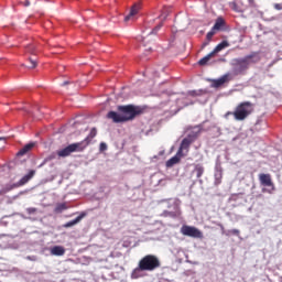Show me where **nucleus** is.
<instances>
[{
	"label": "nucleus",
	"mask_w": 282,
	"mask_h": 282,
	"mask_svg": "<svg viewBox=\"0 0 282 282\" xmlns=\"http://www.w3.org/2000/svg\"><path fill=\"white\" fill-rule=\"evenodd\" d=\"M117 111L119 112L109 111L107 115L108 119L113 120L115 123H124L143 115L144 108L134 105H126L117 107Z\"/></svg>",
	"instance_id": "f257e3e1"
},
{
	"label": "nucleus",
	"mask_w": 282,
	"mask_h": 282,
	"mask_svg": "<svg viewBox=\"0 0 282 282\" xmlns=\"http://www.w3.org/2000/svg\"><path fill=\"white\" fill-rule=\"evenodd\" d=\"M161 268V260L155 254H147L138 262V267L133 269L131 279L142 278L143 271H155Z\"/></svg>",
	"instance_id": "f03ea898"
},
{
	"label": "nucleus",
	"mask_w": 282,
	"mask_h": 282,
	"mask_svg": "<svg viewBox=\"0 0 282 282\" xmlns=\"http://www.w3.org/2000/svg\"><path fill=\"white\" fill-rule=\"evenodd\" d=\"M170 13H171V8L165 7L158 18L160 22L155 25V28L152 29V31L150 32V35L142 37L141 41L145 47V52H151L152 50L151 43H153V39H151V35L158 34V32L162 30V25H164V21H166V18L169 17Z\"/></svg>",
	"instance_id": "7ed1b4c3"
},
{
	"label": "nucleus",
	"mask_w": 282,
	"mask_h": 282,
	"mask_svg": "<svg viewBox=\"0 0 282 282\" xmlns=\"http://www.w3.org/2000/svg\"><path fill=\"white\" fill-rule=\"evenodd\" d=\"M253 111L254 104L250 101H243L236 106L234 112H228V115H232L236 121H243L248 119L249 116H252Z\"/></svg>",
	"instance_id": "20e7f679"
},
{
	"label": "nucleus",
	"mask_w": 282,
	"mask_h": 282,
	"mask_svg": "<svg viewBox=\"0 0 282 282\" xmlns=\"http://www.w3.org/2000/svg\"><path fill=\"white\" fill-rule=\"evenodd\" d=\"M90 144V140L88 138L84 139L79 143H72L62 150L57 151V156L59 158H67L73 153H80L87 149V147Z\"/></svg>",
	"instance_id": "39448f33"
},
{
	"label": "nucleus",
	"mask_w": 282,
	"mask_h": 282,
	"mask_svg": "<svg viewBox=\"0 0 282 282\" xmlns=\"http://www.w3.org/2000/svg\"><path fill=\"white\" fill-rule=\"evenodd\" d=\"M234 80V75L231 73L224 74L219 78H208L207 82L210 83L209 87L214 89H220L228 85L229 82Z\"/></svg>",
	"instance_id": "423d86ee"
},
{
	"label": "nucleus",
	"mask_w": 282,
	"mask_h": 282,
	"mask_svg": "<svg viewBox=\"0 0 282 282\" xmlns=\"http://www.w3.org/2000/svg\"><path fill=\"white\" fill-rule=\"evenodd\" d=\"M181 234L184 237H191L195 239H204V234L196 227L189 225H183L181 227Z\"/></svg>",
	"instance_id": "0eeeda50"
},
{
	"label": "nucleus",
	"mask_w": 282,
	"mask_h": 282,
	"mask_svg": "<svg viewBox=\"0 0 282 282\" xmlns=\"http://www.w3.org/2000/svg\"><path fill=\"white\" fill-rule=\"evenodd\" d=\"M259 61H261V55H259V53H251L243 58L238 59V65H240V67H248L259 63Z\"/></svg>",
	"instance_id": "6e6552de"
},
{
	"label": "nucleus",
	"mask_w": 282,
	"mask_h": 282,
	"mask_svg": "<svg viewBox=\"0 0 282 282\" xmlns=\"http://www.w3.org/2000/svg\"><path fill=\"white\" fill-rule=\"evenodd\" d=\"M196 138H198V134H188L187 138L182 140L177 154H182L184 151H188L191 144L195 142Z\"/></svg>",
	"instance_id": "1a4fd4ad"
},
{
	"label": "nucleus",
	"mask_w": 282,
	"mask_h": 282,
	"mask_svg": "<svg viewBox=\"0 0 282 282\" xmlns=\"http://www.w3.org/2000/svg\"><path fill=\"white\" fill-rule=\"evenodd\" d=\"M258 180H260V184L265 187H272V191H274V183L272 182L271 175L265 173H260L258 175Z\"/></svg>",
	"instance_id": "9d476101"
},
{
	"label": "nucleus",
	"mask_w": 282,
	"mask_h": 282,
	"mask_svg": "<svg viewBox=\"0 0 282 282\" xmlns=\"http://www.w3.org/2000/svg\"><path fill=\"white\" fill-rule=\"evenodd\" d=\"M217 61H219V58H217L213 52H210L209 54H207L205 57L200 58L198 61V65H200L202 67L206 66V65H214V63H217Z\"/></svg>",
	"instance_id": "9b49d317"
},
{
	"label": "nucleus",
	"mask_w": 282,
	"mask_h": 282,
	"mask_svg": "<svg viewBox=\"0 0 282 282\" xmlns=\"http://www.w3.org/2000/svg\"><path fill=\"white\" fill-rule=\"evenodd\" d=\"M35 174H36V171L30 170V172L26 175H24L22 178H20V181L17 183V185H14V187H21V186L28 184V182L31 181Z\"/></svg>",
	"instance_id": "f8f14e48"
},
{
	"label": "nucleus",
	"mask_w": 282,
	"mask_h": 282,
	"mask_svg": "<svg viewBox=\"0 0 282 282\" xmlns=\"http://www.w3.org/2000/svg\"><path fill=\"white\" fill-rule=\"evenodd\" d=\"M229 6L234 12H243L245 10H248V7L241 1L231 2Z\"/></svg>",
	"instance_id": "ddd939ff"
},
{
	"label": "nucleus",
	"mask_w": 282,
	"mask_h": 282,
	"mask_svg": "<svg viewBox=\"0 0 282 282\" xmlns=\"http://www.w3.org/2000/svg\"><path fill=\"white\" fill-rule=\"evenodd\" d=\"M226 47H230V43L228 41H223L212 51V53L217 58V53L226 50Z\"/></svg>",
	"instance_id": "4468645a"
},
{
	"label": "nucleus",
	"mask_w": 282,
	"mask_h": 282,
	"mask_svg": "<svg viewBox=\"0 0 282 282\" xmlns=\"http://www.w3.org/2000/svg\"><path fill=\"white\" fill-rule=\"evenodd\" d=\"M34 147H36V143H28L26 145H24L22 149L19 150L17 155L23 156V155L28 154L29 152H31Z\"/></svg>",
	"instance_id": "2eb2a0df"
},
{
	"label": "nucleus",
	"mask_w": 282,
	"mask_h": 282,
	"mask_svg": "<svg viewBox=\"0 0 282 282\" xmlns=\"http://www.w3.org/2000/svg\"><path fill=\"white\" fill-rule=\"evenodd\" d=\"M163 216L164 217H171V218H178L180 216H182V210H180V207L177 205H175V210L174 212H163Z\"/></svg>",
	"instance_id": "dca6fc26"
},
{
	"label": "nucleus",
	"mask_w": 282,
	"mask_h": 282,
	"mask_svg": "<svg viewBox=\"0 0 282 282\" xmlns=\"http://www.w3.org/2000/svg\"><path fill=\"white\" fill-rule=\"evenodd\" d=\"M86 217V214L83 213L82 215L77 216L76 219L70 220L68 223H66L65 225H63V228H72L74 226H76L77 224H79L82 221V219H84Z\"/></svg>",
	"instance_id": "f3484780"
},
{
	"label": "nucleus",
	"mask_w": 282,
	"mask_h": 282,
	"mask_svg": "<svg viewBox=\"0 0 282 282\" xmlns=\"http://www.w3.org/2000/svg\"><path fill=\"white\" fill-rule=\"evenodd\" d=\"M65 252H66L65 248L61 246L52 247L51 249V254L55 257H63Z\"/></svg>",
	"instance_id": "a211bd4d"
},
{
	"label": "nucleus",
	"mask_w": 282,
	"mask_h": 282,
	"mask_svg": "<svg viewBox=\"0 0 282 282\" xmlns=\"http://www.w3.org/2000/svg\"><path fill=\"white\" fill-rule=\"evenodd\" d=\"M140 12V4L132 6L130 13L124 18V21H130L132 17H135Z\"/></svg>",
	"instance_id": "6ab92c4d"
},
{
	"label": "nucleus",
	"mask_w": 282,
	"mask_h": 282,
	"mask_svg": "<svg viewBox=\"0 0 282 282\" xmlns=\"http://www.w3.org/2000/svg\"><path fill=\"white\" fill-rule=\"evenodd\" d=\"M193 173H196V177L200 178L204 176L205 167L202 164H195V169L193 170Z\"/></svg>",
	"instance_id": "aec40b11"
},
{
	"label": "nucleus",
	"mask_w": 282,
	"mask_h": 282,
	"mask_svg": "<svg viewBox=\"0 0 282 282\" xmlns=\"http://www.w3.org/2000/svg\"><path fill=\"white\" fill-rule=\"evenodd\" d=\"M180 154L176 153V155H174L173 158H171L170 160H167V162H165V166L167 167H173L175 164L180 163Z\"/></svg>",
	"instance_id": "412c9836"
},
{
	"label": "nucleus",
	"mask_w": 282,
	"mask_h": 282,
	"mask_svg": "<svg viewBox=\"0 0 282 282\" xmlns=\"http://www.w3.org/2000/svg\"><path fill=\"white\" fill-rule=\"evenodd\" d=\"M226 25V22L221 19L218 18L214 24V26L212 28V30H214L215 32H217V30H221V26Z\"/></svg>",
	"instance_id": "4be33fe9"
},
{
	"label": "nucleus",
	"mask_w": 282,
	"mask_h": 282,
	"mask_svg": "<svg viewBox=\"0 0 282 282\" xmlns=\"http://www.w3.org/2000/svg\"><path fill=\"white\" fill-rule=\"evenodd\" d=\"M189 96H192V97H199V96H202V95H205V94H207V91L206 90H189Z\"/></svg>",
	"instance_id": "5701e85b"
},
{
	"label": "nucleus",
	"mask_w": 282,
	"mask_h": 282,
	"mask_svg": "<svg viewBox=\"0 0 282 282\" xmlns=\"http://www.w3.org/2000/svg\"><path fill=\"white\" fill-rule=\"evenodd\" d=\"M24 69H36V61L33 58H30V65L24 67Z\"/></svg>",
	"instance_id": "b1692460"
},
{
	"label": "nucleus",
	"mask_w": 282,
	"mask_h": 282,
	"mask_svg": "<svg viewBox=\"0 0 282 282\" xmlns=\"http://www.w3.org/2000/svg\"><path fill=\"white\" fill-rule=\"evenodd\" d=\"M214 34H216V31L212 29L206 35L207 41H213Z\"/></svg>",
	"instance_id": "393cba45"
},
{
	"label": "nucleus",
	"mask_w": 282,
	"mask_h": 282,
	"mask_svg": "<svg viewBox=\"0 0 282 282\" xmlns=\"http://www.w3.org/2000/svg\"><path fill=\"white\" fill-rule=\"evenodd\" d=\"M66 205L65 203H62L59 205L56 206V212H63V210H66Z\"/></svg>",
	"instance_id": "a878e982"
},
{
	"label": "nucleus",
	"mask_w": 282,
	"mask_h": 282,
	"mask_svg": "<svg viewBox=\"0 0 282 282\" xmlns=\"http://www.w3.org/2000/svg\"><path fill=\"white\" fill-rule=\"evenodd\" d=\"M96 135H97V130L93 129V130H90L89 135L87 138H88V140H90V139L96 138Z\"/></svg>",
	"instance_id": "bb28decb"
},
{
	"label": "nucleus",
	"mask_w": 282,
	"mask_h": 282,
	"mask_svg": "<svg viewBox=\"0 0 282 282\" xmlns=\"http://www.w3.org/2000/svg\"><path fill=\"white\" fill-rule=\"evenodd\" d=\"M26 212H28L29 215H34V214L37 213V208L36 207H29L26 209Z\"/></svg>",
	"instance_id": "cd10ccee"
},
{
	"label": "nucleus",
	"mask_w": 282,
	"mask_h": 282,
	"mask_svg": "<svg viewBox=\"0 0 282 282\" xmlns=\"http://www.w3.org/2000/svg\"><path fill=\"white\" fill-rule=\"evenodd\" d=\"M107 150H108L107 143L101 142V143L99 144V151H100V152H104V151H107Z\"/></svg>",
	"instance_id": "c85d7f7f"
},
{
	"label": "nucleus",
	"mask_w": 282,
	"mask_h": 282,
	"mask_svg": "<svg viewBox=\"0 0 282 282\" xmlns=\"http://www.w3.org/2000/svg\"><path fill=\"white\" fill-rule=\"evenodd\" d=\"M274 9L275 10H282V2L281 3H275Z\"/></svg>",
	"instance_id": "c756f323"
},
{
	"label": "nucleus",
	"mask_w": 282,
	"mask_h": 282,
	"mask_svg": "<svg viewBox=\"0 0 282 282\" xmlns=\"http://www.w3.org/2000/svg\"><path fill=\"white\" fill-rule=\"evenodd\" d=\"M24 8H29L30 6V0H25L24 3H23Z\"/></svg>",
	"instance_id": "7c9ffc66"
},
{
	"label": "nucleus",
	"mask_w": 282,
	"mask_h": 282,
	"mask_svg": "<svg viewBox=\"0 0 282 282\" xmlns=\"http://www.w3.org/2000/svg\"><path fill=\"white\" fill-rule=\"evenodd\" d=\"M232 235H235V236H239V230L238 229H232Z\"/></svg>",
	"instance_id": "2f4dec72"
},
{
	"label": "nucleus",
	"mask_w": 282,
	"mask_h": 282,
	"mask_svg": "<svg viewBox=\"0 0 282 282\" xmlns=\"http://www.w3.org/2000/svg\"><path fill=\"white\" fill-rule=\"evenodd\" d=\"M57 69L61 72V70L65 69V66H58Z\"/></svg>",
	"instance_id": "473e14b6"
},
{
	"label": "nucleus",
	"mask_w": 282,
	"mask_h": 282,
	"mask_svg": "<svg viewBox=\"0 0 282 282\" xmlns=\"http://www.w3.org/2000/svg\"><path fill=\"white\" fill-rule=\"evenodd\" d=\"M249 3H251V6H252V3H254V0H249Z\"/></svg>",
	"instance_id": "72a5a7b5"
},
{
	"label": "nucleus",
	"mask_w": 282,
	"mask_h": 282,
	"mask_svg": "<svg viewBox=\"0 0 282 282\" xmlns=\"http://www.w3.org/2000/svg\"><path fill=\"white\" fill-rule=\"evenodd\" d=\"M3 140H6L4 138H0V141H3Z\"/></svg>",
	"instance_id": "f704fd0d"
},
{
	"label": "nucleus",
	"mask_w": 282,
	"mask_h": 282,
	"mask_svg": "<svg viewBox=\"0 0 282 282\" xmlns=\"http://www.w3.org/2000/svg\"><path fill=\"white\" fill-rule=\"evenodd\" d=\"M67 84H68L67 82L63 83V85H67Z\"/></svg>",
	"instance_id": "c9c22d12"
},
{
	"label": "nucleus",
	"mask_w": 282,
	"mask_h": 282,
	"mask_svg": "<svg viewBox=\"0 0 282 282\" xmlns=\"http://www.w3.org/2000/svg\"><path fill=\"white\" fill-rule=\"evenodd\" d=\"M227 116H232V113H228V112H227Z\"/></svg>",
	"instance_id": "e433bc0d"
}]
</instances>
